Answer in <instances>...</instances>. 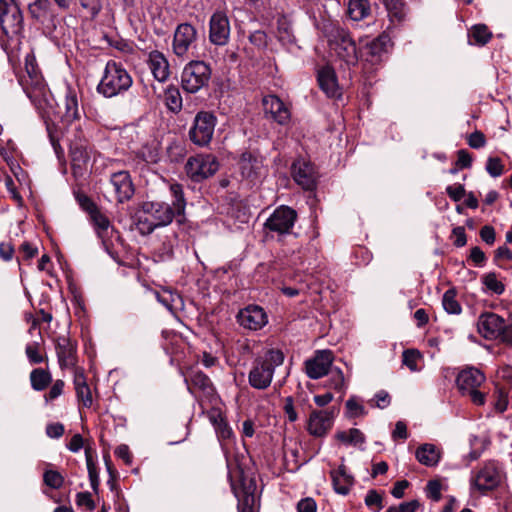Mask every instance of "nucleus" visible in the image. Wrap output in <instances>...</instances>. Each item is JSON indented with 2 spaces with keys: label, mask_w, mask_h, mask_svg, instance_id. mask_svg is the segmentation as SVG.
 Segmentation results:
<instances>
[{
  "label": "nucleus",
  "mask_w": 512,
  "mask_h": 512,
  "mask_svg": "<svg viewBox=\"0 0 512 512\" xmlns=\"http://www.w3.org/2000/svg\"><path fill=\"white\" fill-rule=\"evenodd\" d=\"M172 203L162 201H145L133 216L137 231L142 236L152 234L156 229L166 227L176 217H182L186 208L183 188L180 184L170 185Z\"/></svg>",
  "instance_id": "1"
},
{
  "label": "nucleus",
  "mask_w": 512,
  "mask_h": 512,
  "mask_svg": "<svg viewBox=\"0 0 512 512\" xmlns=\"http://www.w3.org/2000/svg\"><path fill=\"white\" fill-rule=\"evenodd\" d=\"M18 82L35 108L40 113L45 112L50 105L49 91L34 54L28 53L25 56V70L19 76Z\"/></svg>",
  "instance_id": "2"
},
{
  "label": "nucleus",
  "mask_w": 512,
  "mask_h": 512,
  "mask_svg": "<svg viewBox=\"0 0 512 512\" xmlns=\"http://www.w3.org/2000/svg\"><path fill=\"white\" fill-rule=\"evenodd\" d=\"M284 362V354L279 349H269L258 356L248 374L251 387L258 390L267 389L272 382L275 369Z\"/></svg>",
  "instance_id": "3"
},
{
  "label": "nucleus",
  "mask_w": 512,
  "mask_h": 512,
  "mask_svg": "<svg viewBox=\"0 0 512 512\" xmlns=\"http://www.w3.org/2000/svg\"><path fill=\"white\" fill-rule=\"evenodd\" d=\"M132 83V77L127 70L121 64L110 60L105 66L97 90L104 97L111 98L127 91Z\"/></svg>",
  "instance_id": "4"
},
{
  "label": "nucleus",
  "mask_w": 512,
  "mask_h": 512,
  "mask_svg": "<svg viewBox=\"0 0 512 512\" xmlns=\"http://www.w3.org/2000/svg\"><path fill=\"white\" fill-rule=\"evenodd\" d=\"M326 36L337 56L349 66H355L359 60V52L350 32L338 25L330 24L326 28Z\"/></svg>",
  "instance_id": "5"
},
{
  "label": "nucleus",
  "mask_w": 512,
  "mask_h": 512,
  "mask_svg": "<svg viewBox=\"0 0 512 512\" xmlns=\"http://www.w3.org/2000/svg\"><path fill=\"white\" fill-rule=\"evenodd\" d=\"M478 332L487 340H498L512 347V320L504 318L493 312L482 313L477 321Z\"/></svg>",
  "instance_id": "6"
},
{
  "label": "nucleus",
  "mask_w": 512,
  "mask_h": 512,
  "mask_svg": "<svg viewBox=\"0 0 512 512\" xmlns=\"http://www.w3.org/2000/svg\"><path fill=\"white\" fill-rule=\"evenodd\" d=\"M485 382V375L477 368L469 367L459 372L456 383L463 395L470 397L473 404L481 406L485 403L486 394L479 390Z\"/></svg>",
  "instance_id": "7"
},
{
  "label": "nucleus",
  "mask_w": 512,
  "mask_h": 512,
  "mask_svg": "<svg viewBox=\"0 0 512 512\" xmlns=\"http://www.w3.org/2000/svg\"><path fill=\"white\" fill-rule=\"evenodd\" d=\"M198 31L190 23L179 24L173 35L172 51L182 60L194 56V49L197 46Z\"/></svg>",
  "instance_id": "8"
},
{
  "label": "nucleus",
  "mask_w": 512,
  "mask_h": 512,
  "mask_svg": "<svg viewBox=\"0 0 512 512\" xmlns=\"http://www.w3.org/2000/svg\"><path fill=\"white\" fill-rule=\"evenodd\" d=\"M211 77V69L204 61H190L181 74L182 88L188 93H196L206 86Z\"/></svg>",
  "instance_id": "9"
},
{
  "label": "nucleus",
  "mask_w": 512,
  "mask_h": 512,
  "mask_svg": "<svg viewBox=\"0 0 512 512\" xmlns=\"http://www.w3.org/2000/svg\"><path fill=\"white\" fill-rule=\"evenodd\" d=\"M219 169V162L212 154H197L188 158L185 164L186 175L193 182H202L212 177Z\"/></svg>",
  "instance_id": "10"
},
{
  "label": "nucleus",
  "mask_w": 512,
  "mask_h": 512,
  "mask_svg": "<svg viewBox=\"0 0 512 512\" xmlns=\"http://www.w3.org/2000/svg\"><path fill=\"white\" fill-rule=\"evenodd\" d=\"M216 122V117L210 112L197 113L189 131L190 140L198 146L208 145L212 140Z\"/></svg>",
  "instance_id": "11"
},
{
  "label": "nucleus",
  "mask_w": 512,
  "mask_h": 512,
  "mask_svg": "<svg viewBox=\"0 0 512 512\" xmlns=\"http://www.w3.org/2000/svg\"><path fill=\"white\" fill-rule=\"evenodd\" d=\"M297 218L295 210L288 206H280L274 210L264 223L266 230L278 235L288 234L294 226Z\"/></svg>",
  "instance_id": "12"
},
{
  "label": "nucleus",
  "mask_w": 512,
  "mask_h": 512,
  "mask_svg": "<svg viewBox=\"0 0 512 512\" xmlns=\"http://www.w3.org/2000/svg\"><path fill=\"white\" fill-rule=\"evenodd\" d=\"M188 390L195 397L200 398L202 402L204 399L212 402L216 398L215 388L210 378L202 371H191L185 377Z\"/></svg>",
  "instance_id": "13"
},
{
  "label": "nucleus",
  "mask_w": 512,
  "mask_h": 512,
  "mask_svg": "<svg viewBox=\"0 0 512 512\" xmlns=\"http://www.w3.org/2000/svg\"><path fill=\"white\" fill-rule=\"evenodd\" d=\"M502 470L495 461L485 463L473 478V484L481 492L493 490L502 481Z\"/></svg>",
  "instance_id": "14"
},
{
  "label": "nucleus",
  "mask_w": 512,
  "mask_h": 512,
  "mask_svg": "<svg viewBox=\"0 0 512 512\" xmlns=\"http://www.w3.org/2000/svg\"><path fill=\"white\" fill-rule=\"evenodd\" d=\"M0 23L5 33H17L23 28V16L15 0H0Z\"/></svg>",
  "instance_id": "15"
},
{
  "label": "nucleus",
  "mask_w": 512,
  "mask_h": 512,
  "mask_svg": "<svg viewBox=\"0 0 512 512\" xmlns=\"http://www.w3.org/2000/svg\"><path fill=\"white\" fill-rule=\"evenodd\" d=\"M334 361L331 350H317L314 356L305 361V372L310 379H319L327 375Z\"/></svg>",
  "instance_id": "16"
},
{
  "label": "nucleus",
  "mask_w": 512,
  "mask_h": 512,
  "mask_svg": "<svg viewBox=\"0 0 512 512\" xmlns=\"http://www.w3.org/2000/svg\"><path fill=\"white\" fill-rule=\"evenodd\" d=\"M229 36L230 23L227 15L222 11H216L209 21V40L214 45L223 46L228 43Z\"/></svg>",
  "instance_id": "17"
},
{
  "label": "nucleus",
  "mask_w": 512,
  "mask_h": 512,
  "mask_svg": "<svg viewBox=\"0 0 512 512\" xmlns=\"http://www.w3.org/2000/svg\"><path fill=\"white\" fill-rule=\"evenodd\" d=\"M236 318L240 326L253 331L263 328L268 322L266 312L258 305H249L241 309Z\"/></svg>",
  "instance_id": "18"
},
{
  "label": "nucleus",
  "mask_w": 512,
  "mask_h": 512,
  "mask_svg": "<svg viewBox=\"0 0 512 512\" xmlns=\"http://www.w3.org/2000/svg\"><path fill=\"white\" fill-rule=\"evenodd\" d=\"M238 168L243 178L254 181L264 173L263 159L256 152L245 151L239 158Z\"/></svg>",
  "instance_id": "19"
},
{
  "label": "nucleus",
  "mask_w": 512,
  "mask_h": 512,
  "mask_svg": "<svg viewBox=\"0 0 512 512\" xmlns=\"http://www.w3.org/2000/svg\"><path fill=\"white\" fill-rule=\"evenodd\" d=\"M292 176L295 182L305 190H313L316 186L317 172L309 161L296 160L292 164Z\"/></svg>",
  "instance_id": "20"
},
{
  "label": "nucleus",
  "mask_w": 512,
  "mask_h": 512,
  "mask_svg": "<svg viewBox=\"0 0 512 512\" xmlns=\"http://www.w3.org/2000/svg\"><path fill=\"white\" fill-rule=\"evenodd\" d=\"M265 115L280 125L290 121L291 113L285 103L276 95H267L262 100Z\"/></svg>",
  "instance_id": "21"
},
{
  "label": "nucleus",
  "mask_w": 512,
  "mask_h": 512,
  "mask_svg": "<svg viewBox=\"0 0 512 512\" xmlns=\"http://www.w3.org/2000/svg\"><path fill=\"white\" fill-rule=\"evenodd\" d=\"M110 184L113 187L116 199L119 203L130 200L134 195V185L128 171H118L110 176Z\"/></svg>",
  "instance_id": "22"
},
{
  "label": "nucleus",
  "mask_w": 512,
  "mask_h": 512,
  "mask_svg": "<svg viewBox=\"0 0 512 512\" xmlns=\"http://www.w3.org/2000/svg\"><path fill=\"white\" fill-rule=\"evenodd\" d=\"M332 425V412L313 410L308 419L307 430L312 436L323 437L332 428Z\"/></svg>",
  "instance_id": "23"
},
{
  "label": "nucleus",
  "mask_w": 512,
  "mask_h": 512,
  "mask_svg": "<svg viewBox=\"0 0 512 512\" xmlns=\"http://www.w3.org/2000/svg\"><path fill=\"white\" fill-rule=\"evenodd\" d=\"M56 354L61 369L72 368L76 363V347L66 336L56 339Z\"/></svg>",
  "instance_id": "24"
},
{
  "label": "nucleus",
  "mask_w": 512,
  "mask_h": 512,
  "mask_svg": "<svg viewBox=\"0 0 512 512\" xmlns=\"http://www.w3.org/2000/svg\"><path fill=\"white\" fill-rule=\"evenodd\" d=\"M317 80L320 89L330 98L341 95L334 69L330 66H323L317 72Z\"/></svg>",
  "instance_id": "25"
},
{
  "label": "nucleus",
  "mask_w": 512,
  "mask_h": 512,
  "mask_svg": "<svg viewBox=\"0 0 512 512\" xmlns=\"http://www.w3.org/2000/svg\"><path fill=\"white\" fill-rule=\"evenodd\" d=\"M149 68L156 80L164 82L170 74L169 63L163 53L152 51L148 59Z\"/></svg>",
  "instance_id": "26"
},
{
  "label": "nucleus",
  "mask_w": 512,
  "mask_h": 512,
  "mask_svg": "<svg viewBox=\"0 0 512 512\" xmlns=\"http://www.w3.org/2000/svg\"><path fill=\"white\" fill-rule=\"evenodd\" d=\"M331 478L335 492L341 495H347L354 484V477L343 464L331 471Z\"/></svg>",
  "instance_id": "27"
},
{
  "label": "nucleus",
  "mask_w": 512,
  "mask_h": 512,
  "mask_svg": "<svg viewBox=\"0 0 512 512\" xmlns=\"http://www.w3.org/2000/svg\"><path fill=\"white\" fill-rule=\"evenodd\" d=\"M73 383L78 401L84 407H90L93 403L92 394L82 369H75Z\"/></svg>",
  "instance_id": "28"
},
{
  "label": "nucleus",
  "mask_w": 512,
  "mask_h": 512,
  "mask_svg": "<svg viewBox=\"0 0 512 512\" xmlns=\"http://www.w3.org/2000/svg\"><path fill=\"white\" fill-rule=\"evenodd\" d=\"M208 418L220 441L229 440L233 437L232 428L229 426L227 420L219 410H211L208 413Z\"/></svg>",
  "instance_id": "29"
},
{
  "label": "nucleus",
  "mask_w": 512,
  "mask_h": 512,
  "mask_svg": "<svg viewBox=\"0 0 512 512\" xmlns=\"http://www.w3.org/2000/svg\"><path fill=\"white\" fill-rule=\"evenodd\" d=\"M64 106V121H66L67 123H72L81 118V111L79 109L77 93L71 87H67L66 89Z\"/></svg>",
  "instance_id": "30"
},
{
  "label": "nucleus",
  "mask_w": 512,
  "mask_h": 512,
  "mask_svg": "<svg viewBox=\"0 0 512 512\" xmlns=\"http://www.w3.org/2000/svg\"><path fill=\"white\" fill-rule=\"evenodd\" d=\"M28 13L32 19L44 24L53 17L50 0H35L29 4Z\"/></svg>",
  "instance_id": "31"
},
{
  "label": "nucleus",
  "mask_w": 512,
  "mask_h": 512,
  "mask_svg": "<svg viewBox=\"0 0 512 512\" xmlns=\"http://www.w3.org/2000/svg\"><path fill=\"white\" fill-rule=\"evenodd\" d=\"M85 200L89 203L90 218L97 231V234L100 238L103 239L111 226L110 220L97 208V206L89 198H85Z\"/></svg>",
  "instance_id": "32"
},
{
  "label": "nucleus",
  "mask_w": 512,
  "mask_h": 512,
  "mask_svg": "<svg viewBox=\"0 0 512 512\" xmlns=\"http://www.w3.org/2000/svg\"><path fill=\"white\" fill-rule=\"evenodd\" d=\"M416 459L425 466H435L440 460V451L433 444H423L416 450Z\"/></svg>",
  "instance_id": "33"
},
{
  "label": "nucleus",
  "mask_w": 512,
  "mask_h": 512,
  "mask_svg": "<svg viewBox=\"0 0 512 512\" xmlns=\"http://www.w3.org/2000/svg\"><path fill=\"white\" fill-rule=\"evenodd\" d=\"M389 42L390 37L386 33H382L378 37L366 43V54L371 57V62L376 61L382 56L383 53L386 52Z\"/></svg>",
  "instance_id": "34"
},
{
  "label": "nucleus",
  "mask_w": 512,
  "mask_h": 512,
  "mask_svg": "<svg viewBox=\"0 0 512 512\" xmlns=\"http://www.w3.org/2000/svg\"><path fill=\"white\" fill-rule=\"evenodd\" d=\"M348 16L353 21H361L371 14V5L369 0H349Z\"/></svg>",
  "instance_id": "35"
},
{
  "label": "nucleus",
  "mask_w": 512,
  "mask_h": 512,
  "mask_svg": "<svg viewBox=\"0 0 512 512\" xmlns=\"http://www.w3.org/2000/svg\"><path fill=\"white\" fill-rule=\"evenodd\" d=\"M30 384L34 391H43L52 383V375L48 369L35 368L29 375Z\"/></svg>",
  "instance_id": "36"
},
{
  "label": "nucleus",
  "mask_w": 512,
  "mask_h": 512,
  "mask_svg": "<svg viewBox=\"0 0 512 512\" xmlns=\"http://www.w3.org/2000/svg\"><path fill=\"white\" fill-rule=\"evenodd\" d=\"M384 5L392 23H400L405 19L406 9L403 0H380Z\"/></svg>",
  "instance_id": "37"
},
{
  "label": "nucleus",
  "mask_w": 512,
  "mask_h": 512,
  "mask_svg": "<svg viewBox=\"0 0 512 512\" xmlns=\"http://www.w3.org/2000/svg\"><path fill=\"white\" fill-rule=\"evenodd\" d=\"M276 37L284 46H290L296 42L292 25L285 17L277 21Z\"/></svg>",
  "instance_id": "38"
},
{
  "label": "nucleus",
  "mask_w": 512,
  "mask_h": 512,
  "mask_svg": "<svg viewBox=\"0 0 512 512\" xmlns=\"http://www.w3.org/2000/svg\"><path fill=\"white\" fill-rule=\"evenodd\" d=\"M164 101L167 109L173 113L181 111L183 102L180 90L174 86L169 85L164 92Z\"/></svg>",
  "instance_id": "39"
},
{
  "label": "nucleus",
  "mask_w": 512,
  "mask_h": 512,
  "mask_svg": "<svg viewBox=\"0 0 512 512\" xmlns=\"http://www.w3.org/2000/svg\"><path fill=\"white\" fill-rule=\"evenodd\" d=\"M468 37L470 44L484 46L492 38V33L486 25L477 24L470 29Z\"/></svg>",
  "instance_id": "40"
},
{
  "label": "nucleus",
  "mask_w": 512,
  "mask_h": 512,
  "mask_svg": "<svg viewBox=\"0 0 512 512\" xmlns=\"http://www.w3.org/2000/svg\"><path fill=\"white\" fill-rule=\"evenodd\" d=\"M336 438L346 445L358 446L365 442L364 434L356 428L337 432Z\"/></svg>",
  "instance_id": "41"
},
{
  "label": "nucleus",
  "mask_w": 512,
  "mask_h": 512,
  "mask_svg": "<svg viewBox=\"0 0 512 512\" xmlns=\"http://www.w3.org/2000/svg\"><path fill=\"white\" fill-rule=\"evenodd\" d=\"M442 305L445 311L449 314L458 315L462 311L461 305L456 299V292L454 289H449L444 293Z\"/></svg>",
  "instance_id": "42"
},
{
  "label": "nucleus",
  "mask_w": 512,
  "mask_h": 512,
  "mask_svg": "<svg viewBox=\"0 0 512 512\" xmlns=\"http://www.w3.org/2000/svg\"><path fill=\"white\" fill-rule=\"evenodd\" d=\"M325 387L333 389L341 393V396L345 393V378L340 368H334L331 372L330 378L327 380Z\"/></svg>",
  "instance_id": "43"
},
{
  "label": "nucleus",
  "mask_w": 512,
  "mask_h": 512,
  "mask_svg": "<svg viewBox=\"0 0 512 512\" xmlns=\"http://www.w3.org/2000/svg\"><path fill=\"white\" fill-rule=\"evenodd\" d=\"M157 300L166 307L170 312L175 309V303L181 300V297L177 293H173L169 290H164L162 293H156Z\"/></svg>",
  "instance_id": "44"
},
{
  "label": "nucleus",
  "mask_w": 512,
  "mask_h": 512,
  "mask_svg": "<svg viewBox=\"0 0 512 512\" xmlns=\"http://www.w3.org/2000/svg\"><path fill=\"white\" fill-rule=\"evenodd\" d=\"M482 283L486 286V288L497 295H501L504 290V284L497 279L495 273H488L482 278Z\"/></svg>",
  "instance_id": "45"
},
{
  "label": "nucleus",
  "mask_w": 512,
  "mask_h": 512,
  "mask_svg": "<svg viewBox=\"0 0 512 512\" xmlns=\"http://www.w3.org/2000/svg\"><path fill=\"white\" fill-rule=\"evenodd\" d=\"M136 156L145 163H157L159 160L158 150L149 145H143L137 151Z\"/></svg>",
  "instance_id": "46"
},
{
  "label": "nucleus",
  "mask_w": 512,
  "mask_h": 512,
  "mask_svg": "<svg viewBox=\"0 0 512 512\" xmlns=\"http://www.w3.org/2000/svg\"><path fill=\"white\" fill-rule=\"evenodd\" d=\"M45 485L52 489H59L64 484V477L55 470H46L43 474Z\"/></svg>",
  "instance_id": "47"
},
{
  "label": "nucleus",
  "mask_w": 512,
  "mask_h": 512,
  "mask_svg": "<svg viewBox=\"0 0 512 512\" xmlns=\"http://www.w3.org/2000/svg\"><path fill=\"white\" fill-rule=\"evenodd\" d=\"M26 356L30 362V364H40L44 361L43 355L40 353V344L39 342H33L26 345L25 348Z\"/></svg>",
  "instance_id": "48"
},
{
  "label": "nucleus",
  "mask_w": 512,
  "mask_h": 512,
  "mask_svg": "<svg viewBox=\"0 0 512 512\" xmlns=\"http://www.w3.org/2000/svg\"><path fill=\"white\" fill-rule=\"evenodd\" d=\"M504 166L498 157H489L486 163V171L492 177H499L503 174Z\"/></svg>",
  "instance_id": "49"
},
{
  "label": "nucleus",
  "mask_w": 512,
  "mask_h": 512,
  "mask_svg": "<svg viewBox=\"0 0 512 512\" xmlns=\"http://www.w3.org/2000/svg\"><path fill=\"white\" fill-rule=\"evenodd\" d=\"M64 386L65 383L63 380L57 379L56 381H54L52 386L50 387L49 392L44 395L45 402L49 403L57 399L59 396H61L64 391Z\"/></svg>",
  "instance_id": "50"
},
{
  "label": "nucleus",
  "mask_w": 512,
  "mask_h": 512,
  "mask_svg": "<svg viewBox=\"0 0 512 512\" xmlns=\"http://www.w3.org/2000/svg\"><path fill=\"white\" fill-rule=\"evenodd\" d=\"M79 2L81 7L88 12L91 19L97 17L101 11L102 6L100 0H79Z\"/></svg>",
  "instance_id": "51"
},
{
  "label": "nucleus",
  "mask_w": 512,
  "mask_h": 512,
  "mask_svg": "<svg viewBox=\"0 0 512 512\" xmlns=\"http://www.w3.org/2000/svg\"><path fill=\"white\" fill-rule=\"evenodd\" d=\"M86 462H87V469H88L91 487L94 491H97L98 486H99V476H98L96 467L91 459V456L89 455L87 450H86Z\"/></svg>",
  "instance_id": "52"
},
{
  "label": "nucleus",
  "mask_w": 512,
  "mask_h": 512,
  "mask_svg": "<svg viewBox=\"0 0 512 512\" xmlns=\"http://www.w3.org/2000/svg\"><path fill=\"white\" fill-rule=\"evenodd\" d=\"M347 414L349 417H358L366 414L363 405L359 404L355 398L346 401Z\"/></svg>",
  "instance_id": "53"
},
{
  "label": "nucleus",
  "mask_w": 512,
  "mask_h": 512,
  "mask_svg": "<svg viewBox=\"0 0 512 512\" xmlns=\"http://www.w3.org/2000/svg\"><path fill=\"white\" fill-rule=\"evenodd\" d=\"M365 504L369 508L375 506V511L378 512L383 508L382 496L376 490H369L365 497Z\"/></svg>",
  "instance_id": "54"
},
{
  "label": "nucleus",
  "mask_w": 512,
  "mask_h": 512,
  "mask_svg": "<svg viewBox=\"0 0 512 512\" xmlns=\"http://www.w3.org/2000/svg\"><path fill=\"white\" fill-rule=\"evenodd\" d=\"M420 358V354L416 350H405L403 352V363L411 370H417V361Z\"/></svg>",
  "instance_id": "55"
},
{
  "label": "nucleus",
  "mask_w": 512,
  "mask_h": 512,
  "mask_svg": "<svg viewBox=\"0 0 512 512\" xmlns=\"http://www.w3.org/2000/svg\"><path fill=\"white\" fill-rule=\"evenodd\" d=\"M468 145L473 149H479L485 146L486 138L481 131H475L468 137Z\"/></svg>",
  "instance_id": "56"
},
{
  "label": "nucleus",
  "mask_w": 512,
  "mask_h": 512,
  "mask_svg": "<svg viewBox=\"0 0 512 512\" xmlns=\"http://www.w3.org/2000/svg\"><path fill=\"white\" fill-rule=\"evenodd\" d=\"M427 497L439 501L441 499V484L439 481H429L426 487Z\"/></svg>",
  "instance_id": "57"
},
{
  "label": "nucleus",
  "mask_w": 512,
  "mask_h": 512,
  "mask_svg": "<svg viewBox=\"0 0 512 512\" xmlns=\"http://www.w3.org/2000/svg\"><path fill=\"white\" fill-rule=\"evenodd\" d=\"M76 504L78 506H85L87 510L92 511L95 509V503L89 492H79L76 495Z\"/></svg>",
  "instance_id": "58"
},
{
  "label": "nucleus",
  "mask_w": 512,
  "mask_h": 512,
  "mask_svg": "<svg viewBox=\"0 0 512 512\" xmlns=\"http://www.w3.org/2000/svg\"><path fill=\"white\" fill-rule=\"evenodd\" d=\"M283 410L290 422H295L298 419V414L295 410L294 401L291 396L285 398Z\"/></svg>",
  "instance_id": "59"
},
{
  "label": "nucleus",
  "mask_w": 512,
  "mask_h": 512,
  "mask_svg": "<svg viewBox=\"0 0 512 512\" xmlns=\"http://www.w3.org/2000/svg\"><path fill=\"white\" fill-rule=\"evenodd\" d=\"M446 192L449 195V197L455 202L460 201L465 195L464 186L461 184L448 186L446 188Z\"/></svg>",
  "instance_id": "60"
},
{
  "label": "nucleus",
  "mask_w": 512,
  "mask_h": 512,
  "mask_svg": "<svg viewBox=\"0 0 512 512\" xmlns=\"http://www.w3.org/2000/svg\"><path fill=\"white\" fill-rule=\"evenodd\" d=\"M64 431V426L61 423H50L46 426V434L50 438H60Z\"/></svg>",
  "instance_id": "61"
},
{
  "label": "nucleus",
  "mask_w": 512,
  "mask_h": 512,
  "mask_svg": "<svg viewBox=\"0 0 512 512\" xmlns=\"http://www.w3.org/2000/svg\"><path fill=\"white\" fill-rule=\"evenodd\" d=\"M452 233L454 236V242H453L454 245L457 247H463L467 242L464 227H462V226L455 227L453 229Z\"/></svg>",
  "instance_id": "62"
},
{
  "label": "nucleus",
  "mask_w": 512,
  "mask_h": 512,
  "mask_svg": "<svg viewBox=\"0 0 512 512\" xmlns=\"http://www.w3.org/2000/svg\"><path fill=\"white\" fill-rule=\"evenodd\" d=\"M316 503L312 498H305L298 502V512H316Z\"/></svg>",
  "instance_id": "63"
},
{
  "label": "nucleus",
  "mask_w": 512,
  "mask_h": 512,
  "mask_svg": "<svg viewBox=\"0 0 512 512\" xmlns=\"http://www.w3.org/2000/svg\"><path fill=\"white\" fill-rule=\"evenodd\" d=\"M470 259L475 263V265L483 266L486 261V256L478 246H475L470 251Z\"/></svg>",
  "instance_id": "64"
}]
</instances>
